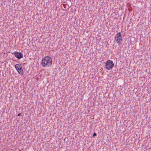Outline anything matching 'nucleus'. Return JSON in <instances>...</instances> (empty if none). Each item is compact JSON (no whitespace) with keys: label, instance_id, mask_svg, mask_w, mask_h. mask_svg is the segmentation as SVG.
Instances as JSON below:
<instances>
[{"label":"nucleus","instance_id":"nucleus-5","mask_svg":"<svg viewBox=\"0 0 151 151\" xmlns=\"http://www.w3.org/2000/svg\"><path fill=\"white\" fill-rule=\"evenodd\" d=\"M18 73L20 74H22L23 73V71L22 68H20L18 69L17 70Z\"/></svg>","mask_w":151,"mask_h":151},{"label":"nucleus","instance_id":"nucleus-2","mask_svg":"<svg viewBox=\"0 0 151 151\" xmlns=\"http://www.w3.org/2000/svg\"><path fill=\"white\" fill-rule=\"evenodd\" d=\"M114 39V41L118 43L119 45H120L122 40V35L120 32H118L116 34Z\"/></svg>","mask_w":151,"mask_h":151},{"label":"nucleus","instance_id":"nucleus-7","mask_svg":"<svg viewBox=\"0 0 151 151\" xmlns=\"http://www.w3.org/2000/svg\"><path fill=\"white\" fill-rule=\"evenodd\" d=\"M96 134L95 133H94L93 134V137H95V136H96Z\"/></svg>","mask_w":151,"mask_h":151},{"label":"nucleus","instance_id":"nucleus-4","mask_svg":"<svg viewBox=\"0 0 151 151\" xmlns=\"http://www.w3.org/2000/svg\"><path fill=\"white\" fill-rule=\"evenodd\" d=\"M12 54L14 55L15 57L19 59H20L23 58V54L21 52H18L17 51L12 53Z\"/></svg>","mask_w":151,"mask_h":151},{"label":"nucleus","instance_id":"nucleus-8","mask_svg":"<svg viewBox=\"0 0 151 151\" xmlns=\"http://www.w3.org/2000/svg\"><path fill=\"white\" fill-rule=\"evenodd\" d=\"M21 115V114L20 113H19V114H18L17 116H20Z\"/></svg>","mask_w":151,"mask_h":151},{"label":"nucleus","instance_id":"nucleus-6","mask_svg":"<svg viewBox=\"0 0 151 151\" xmlns=\"http://www.w3.org/2000/svg\"><path fill=\"white\" fill-rule=\"evenodd\" d=\"M15 68L17 69H18L19 68H22L21 66L18 64H17L15 65Z\"/></svg>","mask_w":151,"mask_h":151},{"label":"nucleus","instance_id":"nucleus-1","mask_svg":"<svg viewBox=\"0 0 151 151\" xmlns=\"http://www.w3.org/2000/svg\"><path fill=\"white\" fill-rule=\"evenodd\" d=\"M52 60L51 58L47 56L44 57L42 60V64L44 67L50 66L52 63Z\"/></svg>","mask_w":151,"mask_h":151},{"label":"nucleus","instance_id":"nucleus-3","mask_svg":"<svg viewBox=\"0 0 151 151\" xmlns=\"http://www.w3.org/2000/svg\"><path fill=\"white\" fill-rule=\"evenodd\" d=\"M114 66V64L112 61L111 60H108L106 64V68L110 70Z\"/></svg>","mask_w":151,"mask_h":151}]
</instances>
